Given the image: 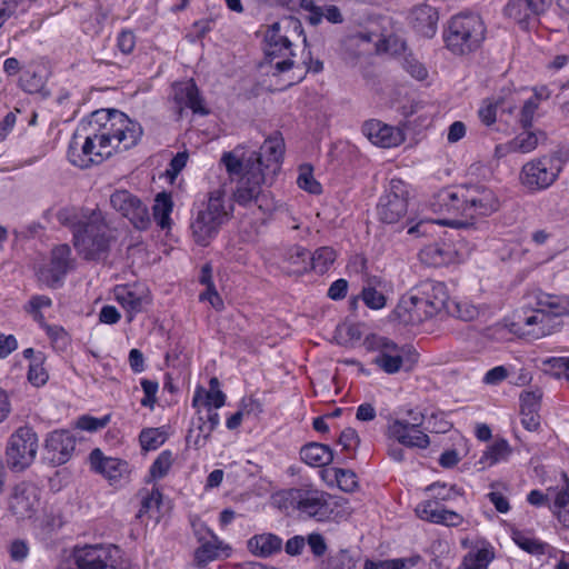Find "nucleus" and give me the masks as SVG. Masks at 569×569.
Here are the masks:
<instances>
[{
	"label": "nucleus",
	"mask_w": 569,
	"mask_h": 569,
	"mask_svg": "<svg viewBox=\"0 0 569 569\" xmlns=\"http://www.w3.org/2000/svg\"><path fill=\"white\" fill-rule=\"evenodd\" d=\"M395 313L405 325H417L433 317L429 315V309L422 305V299L416 290L400 299Z\"/></svg>",
	"instance_id": "24"
},
{
	"label": "nucleus",
	"mask_w": 569,
	"mask_h": 569,
	"mask_svg": "<svg viewBox=\"0 0 569 569\" xmlns=\"http://www.w3.org/2000/svg\"><path fill=\"white\" fill-rule=\"evenodd\" d=\"M29 545L23 539H14L8 547L10 558L14 562L24 561L29 555Z\"/></svg>",
	"instance_id": "58"
},
{
	"label": "nucleus",
	"mask_w": 569,
	"mask_h": 569,
	"mask_svg": "<svg viewBox=\"0 0 569 569\" xmlns=\"http://www.w3.org/2000/svg\"><path fill=\"white\" fill-rule=\"evenodd\" d=\"M352 560L346 551L328 559L327 569H352Z\"/></svg>",
	"instance_id": "64"
},
{
	"label": "nucleus",
	"mask_w": 569,
	"mask_h": 569,
	"mask_svg": "<svg viewBox=\"0 0 569 569\" xmlns=\"http://www.w3.org/2000/svg\"><path fill=\"white\" fill-rule=\"evenodd\" d=\"M569 161V149L560 147L555 151L525 163L520 181L530 191H541L552 186Z\"/></svg>",
	"instance_id": "6"
},
{
	"label": "nucleus",
	"mask_w": 569,
	"mask_h": 569,
	"mask_svg": "<svg viewBox=\"0 0 569 569\" xmlns=\"http://www.w3.org/2000/svg\"><path fill=\"white\" fill-rule=\"evenodd\" d=\"M300 456L302 461L311 467H325L333 459L330 447L318 442L303 446Z\"/></svg>",
	"instance_id": "37"
},
{
	"label": "nucleus",
	"mask_w": 569,
	"mask_h": 569,
	"mask_svg": "<svg viewBox=\"0 0 569 569\" xmlns=\"http://www.w3.org/2000/svg\"><path fill=\"white\" fill-rule=\"evenodd\" d=\"M46 80V64L41 60H33L23 68L19 86L26 92L36 93L44 87Z\"/></svg>",
	"instance_id": "33"
},
{
	"label": "nucleus",
	"mask_w": 569,
	"mask_h": 569,
	"mask_svg": "<svg viewBox=\"0 0 569 569\" xmlns=\"http://www.w3.org/2000/svg\"><path fill=\"white\" fill-rule=\"evenodd\" d=\"M291 506L303 519L339 521L350 515L347 500H291Z\"/></svg>",
	"instance_id": "13"
},
{
	"label": "nucleus",
	"mask_w": 569,
	"mask_h": 569,
	"mask_svg": "<svg viewBox=\"0 0 569 569\" xmlns=\"http://www.w3.org/2000/svg\"><path fill=\"white\" fill-rule=\"evenodd\" d=\"M141 124L119 110H98L76 130L68 149L69 161L79 168L100 163L114 152L134 147Z\"/></svg>",
	"instance_id": "1"
},
{
	"label": "nucleus",
	"mask_w": 569,
	"mask_h": 569,
	"mask_svg": "<svg viewBox=\"0 0 569 569\" xmlns=\"http://www.w3.org/2000/svg\"><path fill=\"white\" fill-rule=\"evenodd\" d=\"M39 495L38 483L32 480H22L14 486L12 498H37Z\"/></svg>",
	"instance_id": "56"
},
{
	"label": "nucleus",
	"mask_w": 569,
	"mask_h": 569,
	"mask_svg": "<svg viewBox=\"0 0 569 569\" xmlns=\"http://www.w3.org/2000/svg\"><path fill=\"white\" fill-rule=\"evenodd\" d=\"M38 436L29 426L19 427L9 437L6 447V461L13 471H23L29 468L38 452Z\"/></svg>",
	"instance_id": "11"
},
{
	"label": "nucleus",
	"mask_w": 569,
	"mask_h": 569,
	"mask_svg": "<svg viewBox=\"0 0 569 569\" xmlns=\"http://www.w3.org/2000/svg\"><path fill=\"white\" fill-rule=\"evenodd\" d=\"M432 206H436L433 203ZM437 211L459 213L473 219L478 216H489L499 208L495 192L483 184H461L455 190L443 189L437 194Z\"/></svg>",
	"instance_id": "3"
},
{
	"label": "nucleus",
	"mask_w": 569,
	"mask_h": 569,
	"mask_svg": "<svg viewBox=\"0 0 569 569\" xmlns=\"http://www.w3.org/2000/svg\"><path fill=\"white\" fill-rule=\"evenodd\" d=\"M336 258V251L331 247H321L310 256V269L325 273L332 266Z\"/></svg>",
	"instance_id": "43"
},
{
	"label": "nucleus",
	"mask_w": 569,
	"mask_h": 569,
	"mask_svg": "<svg viewBox=\"0 0 569 569\" xmlns=\"http://www.w3.org/2000/svg\"><path fill=\"white\" fill-rule=\"evenodd\" d=\"M536 507L547 506L563 527H569V500H529Z\"/></svg>",
	"instance_id": "45"
},
{
	"label": "nucleus",
	"mask_w": 569,
	"mask_h": 569,
	"mask_svg": "<svg viewBox=\"0 0 569 569\" xmlns=\"http://www.w3.org/2000/svg\"><path fill=\"white\" fill-rule=\"evenodd\" d=\"M535 301L536 307L555 320L569 317V296L567 295H556L539 290L535 293Z\"/></svg>",
	"instance_id": "31"
},
{
	"label": "nucleus",
	"mask_w": 569,
	"mask_h": 569,
	"mask_svg": "<svg viewBox=\"0 0 569 569\" xmlns=\"http://www.w3.org/2000/svg\"><path fill=\"white\" fill-rule=\"evenodd\" d=\"M409 21L417 33L432 38L438 29L439 14L435 7L422 3L411 10Z\"/></svg>",
	"instance_id": "27"
},
{
	"label": "nucleus",
	"mask_w": 569,
	"mask_h": 569,
	"mask_svg": "<svg viewBox=\"0 0 569 569\" xmlns=\"http://www.w3.org/2000/svg\"><path fill=\"white\" fill-rule=\"evenodd\" d=\"M173 463V455L170 450L162 451L150 467V475L153 479L163 478Z\"/></svg>",
	"instance_id": "48"
},
{
	"label": "nucleus",
	"mask_w": 569,
	"mask_h": 569,
	"mask_svg": "<svg viewBox=\"0 0 569 569\" xmlns=\"http://www.w3.org/2000/svg\"><path fill=\"white\" fill-rule=\"evenodd\" d=\"M292 27L293 32L300 29L297 21L284 20L269 27L264 36V52L269 63L278 71L283 72L292 68L295 56L292 42L282 30Z\"/></svg>",
	"instance_id": "10"
},
{
	"label": "nucleus",
	"mask_w": 569,
	"mask_h": 569,
	"mask_svg": "<svg viewBox=\"0 0 569 569\" xmlns=\"http://www.w3.org/2000/svg\"><path fill=\"white\" fill-rule=\"evenodd\" d=\"M39 500H12L10 510L18 519H29L34 513V502Z\"/></svg>",
	"instance_id": "53"
},
{
	"label": "nucleus",
	"mask_w": 569,
	"mask_h": 569,
	"mask_svg": "<svg viewBox=\"0 0 569 569\" xmlns=\"http://www.w3.org/2000/svg\"><path fill=\"white\" fill-rule=\"evenodd\" d=\"M71 249L60 244L52 249L50 263L39 270V279L49 287L58 286L71 268Z\"/></svg>",
	"instance_id": "18"
},
{
	"label": "nucleus",
	"mask_w": 569,
	"mask_h": 569,
	"mask_svg": "<svg viewBox=\"0 0 569 569\" xmlns=\"http://www.w3.org/2000/svg\"><path fill=\"white\" fill-rule=\"evenodd\" d=\"M422 263L431 267H442L459 260L458 251L450 242H436L426 246L419 252Z\"/></svg>",
	"instance_id": "29"
},
{
	"label": "nucleus",
	"mask_w": 569,
	"mask_h": 569,
	"mask_svg": "<svg viewBox=\"0 0 569 569\" xmlns=\"http://www.w3.org/2000/svg\"><path fill=\"white\" fill-rule=\"evenodd\" d=\"M510 453L511 448L507 440H496L492 445H490L487 448L486 451H483L479 460V463H481L483 468L491 467L496 463L506 461Z\"/></svg>",
	"instance_id": "40"
},
{
	"label": "nucleus",
	"mask_w": 569,
	"mask_h": 569,
	"mask_svg": "<svg viewBox=\"0 0 569 569\" xmlns=\"http://www.w3.org/2000/svg\"><path fill=\"white\" fill-rule=\"evenodd\" d=\"M542 393L540 390L525 391L520 396L521 411H538Z\"/></svg>",
	"instance_id": "59"
},
{
	"label": "nucleus",
	"mask_w": 569,
	"mask_h": 569,
	"mask_svg": "<svg viewBox=\"0 0 569 569\" xmlns=\"http://www.w3.org/2000/svg\"><path fill=\"white\" fill-rule=\"evenodd\" d=\"M418 518L432 523L459 526L462 517L456 511L443 508L437 500H422L415 507Z\"/></svg>",
	"instance_id": "25"
},
{
	"label": "nucleus",
	"mask_w": 569,
	"mask_h": 569,
	"mask_svg": "<svg viewBox=\"0 0 569 569\" xmlns=\"http://www.w3.org/2000/svg\"><path fill=\"white\" fill-rule=\"evenodd\" d=\"M543 138V133L523 131L516 136L512 140L502 144H498L496 147V154L501 158L513 152H531L538 147L540 139Z\"/></svg>",
	"instance_id": "32"
},
{
	"label": "nucleus",
	"mask_w": 569,
	"mask_h": 569,
	"mask_svg": "<svg viewBox=\"0 0 569 569\" xmlns=\"http://www.w3.org/2000/svg\"><path fill=\"white\" fill-rule=\"evenodd\" d=\"M111 207L127 218L137 229H147L150 216L147 206L128 190H116L110 196Z\"/></svg>",
	"instance_id": "14"
},
{
	"label": "nucleus",
	"mask_w": 569,
	"mask_h": 569,
	"mask_svg": "<svg viewBox=\"0 0 569 569\" xmlns=\"http://www.w3.org/2000/svg\"><path fill=\"white\" fill-rule=\"evenodd\" d=\"M425 416L413 409L406 411V417H391L386 427V437L408 449H427L431 441L423 428Z\"/></svg>",
	"instance_id": "7"
},
{
	"label": "nucleus",
	"mask_w": 569,
	"mask_h": 569,
	"mask_svg": "<svg viewBox=\"0 0 569 569\" xmlns=\"http://www.w3.org/2000/svg\"><path fill=\"white\" fill-rule=\"evenodd\" d=\"M282 548V539L273 533L254 535L248 540V549L256 556L269 557Z\"/></svg>",
	"instance_id": "35"
},
{
	"label": "nucleus",
	"mask_w": 569,
	"mask_h": 569,
	"mask_svg": "<svg viewBox=\"0 0 569 569\" xmlns=\"http://www.w3.org/2000/svg\"><path fill=\"white\" fill-rule=\"evenodd\" d=\"M425 492L429 498H455L456 496L462 495L455 486H448L440 482L426 487Z\"/></svg>",
	"instance_id": "52"
},
{
	"label": "nucleus",
	"mask_w": 569,
	"mask_h": 569,
	"mask_svg": "<svg viewBox=\"0 0 569 569\" xmlns=\"http://www.w3.org/2000/svg\"><path fill=\"white\" fill-rule=\"evenodd\" d=\"M286 260L289 263V272L305 273L310 270V254L309 251L300 246H293L286 252Z\"/></svg>",
	"instance_id": "41"
},
{
	"label": "nucleus",
	"mask_w": 569,
	"mask_h": 569,
	"mask_svg": "<svg viewBox=\"0 0 569 569\" xmlns=\"http://www.w3.org/2000/svg\"><path fill=\"white\" fill-rule=\"evenodd\" d=\"M409 187L401 179H391L378 203V216L385 223H397L408 213Z\"/></svg>",
	"instance_id": "12"
},
{
	"label": "nucleus",
	"mask_w": 569,
	"mask_h": 569,
	"mask_svg": "<svg viewBox=\"0 0 569 569\" xmlns=\"http://www.w3.org/2000/svg\"><path fill=\"white\" fill-rule=\"evenodd\" d=\"M51 306L52 300L48 296L38 295L30 298L26 310L32 316L34 321L41 326H46V317L43 315V310L49 309Z\"/></svg>",
	"instance_id": "46"
},
{
	"label": "nucleus",
	"mask_w": 569,
	"mask_h": 569,
	"mask_svg": "<svg viewBox=\"0 0 569 569\" xmlns=\"http://www.w3.org/2000/svg\"><path fill=\"white\" fill-rule=\"evenodd\" d=\"M377 356L373 363L382 371L393 375L400 371L406 361L408 351L405 347H400L387 338H378L376 341Z\"/></svg>",
	"instance_id": "17"
},
{
	"label": "nucleus",
	"mask_w": 569,
	"mask_h": 569,
	"mask_svg": "<svg viewBox=\"0 0 569 569\" xmlns=\"http://www.w3.org/2000/svg\"><path fill=\"white\" fill-rule=\"evenodd\" d=\"M164 500H142L141 509L138 511L137 517L141 518L148 516L150 519L159 520L161 517V507Z\"/></svg>",
	"instance_id": "61"
},
{
	"label": "nucleus",
	"mask_w": 569,
	"mask_h": 569,
	"mask_svg": "<svg viewBox=\"0 0 569 569\" xmlns=\"http://www.w3.org/2000/svg\"><path fill=\"white\" fill-rule=\"evenodd\" d=\"M298 186L312 194L321 192V184L315 179L310 166H301L297 178Z\"/></svg>",
	"instance_id": "49"
},
{
	"label": "nucleus",
	"mask_w": 569,
	"mask_h": 569,
	"mask_svg": "<svg viewBox=\"0 0 569 569\" xmlns=\"http://www.w3.org/2000/svg\"><path fill=\"white\" fill-rule=\"evenodd\" d=\"M511 538L520 549L532 556L550 555L556 551L550 545L537 539L527 531L512 530Z\"/></svg>",
	"instance_id": "36"
},
{
	"label": "nucleus",
	"mask_w": 569,
	"mask_h": 569,
	"mask_svg": "<svg viewBox=\"0 0 569 569\" xmlns=\"http://www.w3.org/2000/svg\"><path fill=\"white\" fill-rule=\"evenodd\" d=\"M48 372L41 362H32L28 370V380L34 387H42L48 381Z\"/></svg>",
	"instance_id": "57"
},
{
	"label": "nucleus",
	"mask_w": 569,
	"mask_h": 569,
	"mask_svg": "<svg viewBox=\"0 0 569 569\" xmlns=\"http://www.w3.org/2000/svg\"><path fill=\"white\" fill-rule=\"evenodd\" d=\"M495 559V548L487 541H477L463 557L460 569H488Z\"/></svg>",
	"instance_id": "34"
},
{
	"label": "nucleus",
	"mask_w": 569,
	"mask_h": 569,
	"mask_svg": "<svg viewBox=\"0 0 569 569\" xmlns=\"http://www.w3.org/2000/svg\"><path fill=\"white\" fill-rule=\"evenodd\" d=\"M167 440L163 428H146L139 435L141 447L146 451L158 449Z\"/></svg>",
	"instance_id": "44"
},
{
	"label": "nucleus",
	"mask_w": 569,
	"mask_h": 569,
	"mask_svg": "<svg viewBox=\"0 0 569 569\" xmlns=\"http://www.w3.org/2000/svg\"><path fill=\"white\" fill-rule=\"evenodd\" d=\"M422 305L429 309V315H438L447 308L449 293L443 282L435 280L422 281L417 288Z\"/></svg>",
	"instance_id": "23"
},
{
	"label": "nucleus",
	"mask_w": 569,
	"mask_h": 569,
	"mask_svg": "<svg viewBox=\"0 0 569 569\" xmlns=\"http://www.w3.org/2000/svg\"><path fill=\"white\" fill-rule=\"evenodd\" d=\"M141 388L144 392V397L140 401L141 406L152 409L157 400L156 395L159 389L158 382L149 379H142Z\"/></svg>",
	"instance_id": "60"
},
{
	"label": "nucleus",
	"mask_w": 569,
	"mask_h": 569,
	"mask_svg": "<svg viewBox=\"0 0 569 569\" xmlns=\"http://www.w3.org/2000/svg\"><path fill=\"white\" fill-rule=\"evenodd\" d=\"M172 97L180 110L188 108L194 113H207L199 90L192 80L174 83L172 87Z\"/></svg>",
	"instance_id": "30"
},
{
	"label": "nucleus",
	"mask_w": 569,
	"mask_h": 569,
	"mask_svg": "<svg viewBox=\"0 0 569 569\" xmlns=\"http://www.w3.org/2000/svg\"><path fill=\"white\" fill-rule=\"evenodd\" d=\"M231 181H237L233 191L234 201L243 207L258 203L261 197V186L268 176L261 168V157L246 156L244 148L238 147L224 152L221 157Z\"/></svg>",
	"instance_id": "2"
},
{
	"label": "nucleus",
	"mask_w": 569,
	"mask_h": 569,
	"mask_svg": "<svg viewBox=\"0 0 569 569\" xmlns=\"http://www.w3.org/2000/svg\"><path fill=\"white\" fill-rule=\"evenodd\" d=\"M231 550V547L216 533L207 538L201 537L193 553V562L196 567L203 568L209 562L230 557Z\"/></svg>",
	"instance_id": "21"
},
{
	"label": "nucleus",
	"mask_w": 569,
	"mask_h": 569,
	"mask_svg": "<svg viewBox=\"0 0 569 569\" xmlns=\"http://www.w3.org/2000/svg\"><path fill=\"white\" fill-rule=\"evenodd\" d=\"M116 301L124 309L128 322L151 302L150 291L142 283L120 284L113 290Z\"/></svg>",
	"instance_id": "15"
},
{
	"label": "nucleus",
	"mask_w": 569,
	"mask_h": 569,
	"mask_svg": "<svg viewBox=\"0 0 569 569\" xmlns=\"http://www.w3.org/2000/svg\"><path fill=\"white\" fill-rule=\"evenodd\" d=\"M485 27L477 14H457L451 18L445 33L447 48L455 54L475 50L483 40Z\"/></svg>",
	"instance_id": "8"
},
{
	"label": "nucleus",
	"mask_w": 569,
	"mask_h": 569,
	"mask_svg": "<svg viewBox=\"0 0 569 569\" xmlns=\"http://www.w3.org/2000/svg\"><path fill=\"white\" fill-rule=\"evenodd\" d=\"M478 117L483 124H493L497 119V103L491 100H485L478 110Z\"/></svg>",
	"instance_id": "62"
},
{
	"label": "nucleus",
	"mask_w": 569,
	"mask_h": 569,
	"mask_svg": "<svg viewBox=\"0 0 569 569\" xmlns=\"http://www.w3.org/2000/svg\"><path fill=\"white\" fill-rule=\"evenodd\" d=\"M284 143L282 138L280 137H270L264 140L262 143L260 151L257 152L246 151V156L254 154L256 157H261V168L264 170L267 174L276 173L280 169V161L283 156Z\"/></svg>",
	"instance_id": "28"
},
{
	"label": "nucleus",
	"mask_w": 569,
	"mask_h": 569,
	"mask_svg": "<svg viewBox=\"0 0 569 569\" xmlns=\"http://www.w3.org/2000/svg\"><path fill=\"white\" fill-rule=\"evenodd\" d=\"M467 453V441L461 439L456 448L446 449L439 457V465L450 469L456 467Z\"/></svg>",
	"instance_id": "47"
},
{
	"label": "nucleus",
	"mask_w": 569,
	"mask_h": 569,
	"mask_svg": "<svg viewBox=\"0 0 569 569\" xmlns=\"http://www.w3.org/2000/svg\"><path fill=\"white\" fill-rule=\"evenodd\" d=\"M233 204L227 197L223 186L208 193V200L198 209L192 222L191 231L194 241L200 246H208L218 234L220 228L232 216Z\"/></svg>",
	"instance_id": "4"
},
{
	"label": "nucleus",
	"mask_w": 569,
	"mask_h": 569,
	"mask_svg": "<svg viewBox=\"0 0 569 569\" xmlns=\"http://www.w3.org/2000/svg\"><path fill=\"white\" fill-rule=\"evenodd\" d=\"M403 68L417 80H425L428 76V71L425 66L411 56L405 58Z\"/></svg>",
	"instance_id": "63"
},
{
	"label": "nucleus",
	"mask_w": 569,
	"mask_h": 569,
	"mask_svg": "<svg viewBox=\"0 0 569 569\" xmlns=\"http://www.w3.org/2000/svg\"><path fill=\"white\" fill-rule=\"evenodd\" d=\"M70 560L73 566L60 569H122L121 550L112 543H78L71 549Z\"/></svg>",
	"instance_id": "9"
},
{
	"label": "nucleus",
	"mask_w": 569,
	"mask_h": 569,
	"mask_svg": "<svg viewBox=\"0 0 569 569\" xmlns=\"http://www.w3.org/2000/svg\"><path fill=\"white\" fill-rule=\"evenodd\" d=\"M321 476L328 483L336 482L338 488L346 493H352L358 487L357 476L351 470L332 468L323 470Z\"/></svg>",
	"instance_id": "38"
},
{
	"label": "nucleus",
	"mask_w": 569,
	"mask_h": 569,
	"mask_svg": "<svg viewBox=\"0 0 569 569\" xmlns=\"http://www.w3.org/2000/svg\"><path fill=\"white\" fill-rule=\"evenodd\" d=\"M153 218L161 229H169L171 227V213L173 210V201L169 193L161 192L154 198L152 207Z\"/></svg>",
	"instance_id": "39"
},
{
	"label": "nucleus",
	"mask_w": 569,
	"mask_h": 569,
	"mask_svg": "<svg viewBox=\"0 0 569 569\" xmlns=\"http://www.w3.org/2000/svg\"><path fill=\"white\" fill-rule=\"evenodd\" d=\"M362 133L372 144L380 148H395L405 141V134L400 128L376 119L363 123Z\"/></svg>",
	"instance_id": "19"
},
{
	"label": "nucleus",
	"mask_w": 569,
	"mask_h": 569,
	"mask_svg": "<svg viewBox=\"0 0 569 569\" xmlns=\"http://www.w3.org/2000/svg\"><path fill=\"white\" fill-rule=\"evenodd\" d=\"M322 19L328 20L331 23H341L343 21L342 14L336 6H315L311 1V8L308 9L307 20L312 24H319Z\"/></svg>",
	"instance_id": "42"
},
{
	"label": "nucleus",
	"mask_w": 569,
	"mask_h": 569,
	"mask_svg": "<svg viewBox=\"0 0 569 569\" xmlns=\"http://www.w3.org/2000/svg\"><path fill=\"white\" fill-rule=\"evenodd\" d=\"M89 460L91 468L96 472L101 473L111 483L127 478L130 473L127 461L114 457H106L100 449L92 450Z\"/></svg>",
	"instance_id": "20"
},
{
	"label": "nucleus",
	"mask_w": 569,
	"mask_h": 569,
	"mask_svg": "<svg viewBox=\"0 0 569 569\" xmlns=\"http://www.w3.org/2000/svg\"><path fill=\"white\" fill-rule=\"evenodd\" d=\"M439 221L433 219H419L416 221V218H408V233L417 237L427 236L429 230Z\"/></svg>",
	"instance_id": "54"
},
{
	"label": "nucleus",
	"mask_w": 569,
	"mask_h": 569,
	"mask_svg": "<svg viewBox=\"0 0 569 569\" xmlns=\"http://www.w3.org/2000/svg\"><path fill=\"white\" fill-rule=\"evenodd\" d=\"M227 396L220 389V382L217 377L209 381V389L197 386L193 392L192 407L200 415L202 410L219 409L224 406Z\"/></svg>",
	"instance_id": "26"
},
{
	"label": "nucleus",
	"mask_w": 569,
	"mask_h": 569,
	"mask_svg": "<svg viewBox=\"0 0 569 569\" xmlns=\"http://www.w3.org/2000/svg\"><path fill=\"white\" fill-rule=\"evenodd\" d=\"M76 448V438L68 430H54L46 439V450L52 462L66 463L72 456Z\"/></svg>",
	"instance_id": "22"
},
{
	"label": "nucleus",
	"mask_w": 569,
	"mask_h": 569,
	"mask_svg": "<svg viewBox=\"0 0 569 569\" xmlns=\"http://www.w3.org/2000/svg\"><path fill=\"white\" fill-rule=\"evenodd\" d=\"M362 300L367 307L376 310L381 309L386 306L385 295L372 287L363 288Z\"/></svg>",
	"instance_id": "55"
},
{
	"label": "nucleus",
	"mask_w": 569,
	"mask_h": 569,
	"mask_svg": "<svg viewBox=\"0 0 569 569\" xmlns=\"http://www.w3.org/2000/svg\"><path fill=\"white\" fill-rule=\"evenodd\" d=\"M506 12L519 23H526L531 16H536L528 10V7L522 0L510 1L506 7Z\"/></svg>",
	"instance_id": "50"
},
{
	"label": "nucleus",
	"mask_w": 569,
	"mask_h": 569,
	"mask_svg": "<svg viewBox=\"0 0 569 569\" xmlns=\"http://www.w3.org/2000/svg\"><path fill=\"white\" fill-rule=\"evenodd\" d=\"M73 246L84 259H99L109 248V228L100 211L83 216L72 226Z\"/></svg>",
	"instance_id": "5"
},
{
	"label": "nucleus",
	"mask_w": 569,
	"mask_h": 569,
	"mask_svg": "<svg viewBox=\"0 0 569 569\" xmlns=\"http://www.w3.org/2000/svg\"><path fill=\"white\" fill-rule=\"evenodd\" d=\"M419 555L411 556L409 558H397L376 562L379 569H409L415 567L421 561Z\"/></svg>",
	"instance_id": "51"
},
{
	"label": "nucleus",
	"mask_w": 569,
	"mask_h": 569,
	"mask_svg": "<svg viewBox=\"0 0 569 569\" xmlns=\"http://www.w3.org/2000/svg\"><path fill=\"white\" fill-rule=\"evenodd\" d=\"M516 331L530 339H541L560 330L562 322L542 312L538 307L513 323Z\"/></svg>",
	"instance_id": "16"
}]
</instances>
